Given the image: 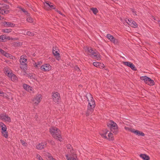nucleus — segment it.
<instances>
[{"label":"nucleus","instance_id":"4","mask_svg":"<svg viewBox=\"0 0 160 160\" xmlns=\"http://www.w3.org/2000/svg\"><path fill=\"white\" fill-rule=\"evenodd\" d=\"M20 67L21 69L25 71L27 67V60L25 56L22 55L19 60Z\"/></svg>","mask_w":160,"mask_h":160},{"label":"nucleus","instance_id":"44","mask_svg":"<svg viewBox=\"0 0 160 160\" xmlns=\"http://www.w3.org/2000/svg\"><path fill=\"white\" fill-rule=\"evenodd\" d=\"M3 7L5 8L6 9H8L9 8V6L5 4L3 5Z\"/></svg>","mask_w":160,"mask_h":160},{"label":"nucleus","instance_id":"35","mask_svg":"<svg viewBox=\"0 0 160 160\" xmlns=\"http://www.w3.org/2000/svg\"><path fill=\"white\" fill-rule=\"evenodd\" d=\"M27 76L28 77V78H30V79H34V78L35 77L34 75L30 73L28 74L27 75Z\"/></svg>","mask_w":160,"mask_h":160},{"label":"nucleus","instance_id":"13","mask_svg":"<svg viewBox=\"0 0 160 160\" xmlns=\"http://www.w3.org/2000/svg\"><path fill=\"white\" fill-rule=\"evenodd\" d=\"M107 38L111 42L114 43L115 44H117L118 42V40L114 38V37L110 34H107L106 36Z\"/></svg>","mask_w":160,"mask_h":160},{"label":"nucleus","instance_id":"24","mask_svg":"<svg viewBox=\"0 0 160 160\" xmlns=\"http://www.w3.org/2000/svg\"><path fill=\"white\" fill-rule=\"evenodd\" d=\"M12 30L11 28H4L2 30V32L5 33H8L12 32Z\"/></svg>","mask_w":160,"mask_h":160},{"label":"nucleus","instance_id":"2","mask_svg":"<svg viewBox=\"0 0 160 160\" xmlns=\"http://www.w3.org/2000/svg\"><path fill=\"white\" fill-rule=\"evenodd\" d=\"M84 49L85 52L91 57L96 58L98 60L101 59V56L99 53L91 47H86L84 48Z\"/></svg>","mask_w":160,"mask_h":160},{"label":"nucleus","instance_id":"8","mask_svg":"<svg viewBox=\"0 0 160 160\" xmlns=\"http://www.w3.org/2000/svg\"><path fill=\"white\" fill-rule=\"evenodd\" d=\"M108 132V131H106L103 133H101L100 135L102 137L105 139H108L109 140H113L114 139L113 135V134L111 132L108 133V137H107L106 134H107Z\"/></svg>","mask_w":160,"mask_h":160},{"label":"nucleus","instance_id":"23","mask_svg":"<svg viewBox=\"0 0 160 160\" xmlns=\"http://www.w3.org/2000/svg\"><path fill=\"white\" fill-rule=\"evenodd\" d=\"M52 52L53 54L55 56H56V59L58 60H59L60 58L59 57V53L58 52V51H55L54 50V49H53Z\"/></svg>","mask_w":160,"mask_h":160},{"label":"nucleus","instance_id":"22","mask_svg":"<svg viewBox=\"0 0 160 160\" xmlns=\"http://www.w3.org/2000/svg\"><path fill=\"white\" fill-rule=\"evenodd\" d=\"M0 126L1 127L2 132L7 131V127L2 122H0Z\"/></svg>","mask_w":160,"mask_h":160},{"label":"nucleus","instance_id":"52","mask_svg":"<svg viewBox=\"0 0 160 160\" xmlns=\"http://www.w3.org/2000/svg\"><path fill=\"white\" fill-rule=\"evenodd\" d=\"M0 94H4V92H0Z\"/></svg>","mask_w":160,"mask_h":160},{"label":"nucleus","instance_id":"11","mask_svg":"<svg viewBox=\"0 0 160 160\" xmlns=\"http://www.w3.org/2000/svg\"><path fill=\"white\" fill-rule=\"evenodd\" d=\"M41 97L42 96L41 94L38 95L35 97L32 100L34 105L37 106L39 103L42 99Z\"/></svg>","mask_w":160,"mask_h":160},{"label":"nucleus","instance_id":"38","mask_svg":"<svg viewBox=\"0 0 160 160\" xmlns=\"http://www.w3.org/2000/svg\"><path fill=\"white\" fill-rule=\"evenodd\" d=\"M27 35L29 36H32L34 35V34L33 33H32L28 31L27 32Z\"/></svg>","mask_w":160,"mask_h":160},{"label":"nucleus","instance_id":"5","mask_svg":"<svg viewBox=\"0 0 160 160\" xmlns=\"http://www.w3.org/2000/svg\"><path fill=\"white\" fill-rule=\"evenodd\" d=\"M108 127L110 128L112 132L116 134L118 132L117 124L112 120L110 121L108 124Z\"/></svg>","mask_w":160,"mask_h":160},{"label":"nucleus","instance_id":"28","mask_svg":"<svg viewBox=\"0 0 160 160\" xmlns=\"http://www.w3.org/2000/svg\"><path fill=\"white\" fill-rule=\"evenodd\" d=\"M9 77L10 78L11 80L13 81L17 80L18 79L17 77L13 73H12L11 75Z\"/></svg>","mask_w":160,"mask_h":160},{"label":"nucleus","instance_id":"6","mask_svg":"<svg viewBox=\"0 0 160 160\" xmlns=\"http://www.w3.org/2000/svg\"><path fill=\"white\" fill-rule=\"evenodd\" d=\"M140 78L145 83L150 86H153L154 84L153 81L146 76L141 77Z\"/></svg>","mask_w":160,"mask_h":160},{"label":"nucleus","instance_id":"40","mask_svg":"<svg viewBox=\"0 0 160 160\" xmlns=\"http://www.w3.org/2000/svg\"><path fill=\"white\" fill-rule=\"evenodd\" d=\"M20 142L22 143V145L25 146H27V143L26 142H25L24 141L22 140H20Z\"/></svg>","mask_w":160,"mask_h":160},{"label":"nucleus","instance_id":"17","mask_svg":"<svg viewBox=\"0 0 160 160\" xmlns=\"http://www.w3.org/2000/svg\"><path fill=\"white\" fill-rule=\"evenodd\" d=\"M4 72L5 74L7 75L8 77L10 76L12 73V70L7 67L4 68Z\"/></svg>","mask_w":160,"mask_h":160},{"label":"nucleus","instance_id":"48","mask_svg":"<svg viewBox=\"0 0 160 160\" xmlns=\"http://www.w3.org/2000/svg\"><path fill=\"white\" fill-rule=\"evenodd\" d=\"M132 13L133 15H134V16L137 15V14L136 12L134 11H132Z\"/></svg>","mask_w":160,"mask_h":160},{"label":"nucleus","instance_id":"15","mask_svg":"<svg viewBox=\"0 0 160 160\" xmlns=\"http://www.w3.org/2000/svg\"><path fill=\"white\" fill-rule=\"evenodd\" d=\"M123 63L125 65L130 67L132 70H136V68L134 65L131 62H123Z\"/></svg>","mask_w":160,"mask_h":160},{"label":"nucleus","instance_id":"32","mask_svg":"<svg viewBox=\"0 0 160 160\" xmlns=\"http://www.w3.org/2000/svg\"><path fill=\"white\" fill-rule=\"evenodd\" d=\"M1 132L3 136L6 138H8V132H7V131H3Z\"/></svg>","mask_w":160,"mask_h":160},{"label":"nucleus","instance_id":"18","mask_svg":"<svg viewBox=\"0 0 160 160\" xmlns=\"http://www.w3.org/2000/svg\"><path fill=\"white\" fill-rule=\"evenodd\" d=\"M132 132L138 136H144L145 135L144 134L143 132L135 129L132 131Z\"/></svg>","mask_w":160,"mask_h":160},{"label":"nucleus","instance_id":"3","mask_svg":"<svg viewBox=\"0 0 160 160\" xmlns=\"http://www.w3.org/2000/svg\"><path fill=\"white\" fill-rule=\"evenodd\" d=\"M49 131L53 137L60 141H62V139L61 137V132L60 130L55 127H52L49 129Z\"/></svg>","mask_w":160,"mask_h":160},{"label":"nucleus","instance_id":"39","mask_svg":"<svg viewBox=\"0 0 160 160\" xmlns=\"http://www.w3.org/2000/svg\"><path fill=\"white\" fill-rule=\"evenodd\" d=\"M21 10L24 13H25V14H26V15H28V12L26 10H25V9L23 8H21Z\"/></svg>","mask_w":160,"mask_h":160},{"label":"nucleus","instance_id":"47","mask_svg":"<svg viewBox=\"0 0 160 160\" xmlns=\"http://www.w3.org/2000/svg\"><path fill=\"white\" fill-rule=\"evenodd\" d=\"M75 69L76 70H77L78 72L80 70V69L79 68V67H78L77 66L75 67Z\"/></svg>","mask_w":160,"mask_h":160},{"label":"nucleus","instance_id":"10","mask_svg":"<svg viewBox=\"0 0 160 160\" xmlns=\"http://www.w3.org/2000/svg\"><path fill=\"white\" fill-rule=\"evenodd\" d=\"M44 8L46 10H48L49 9H55L54 5L50 2H45L44 3Z\"/></svg>","mask_w":160,"mask_h":160},{"label":"nucleus","instance_id":"54","mask_svg":"<svg viewBox=\"0 0 160 160\" xmlns=\"http://www.w3.org/2000/svg\"><path fill=\"white\" fill-rule=\"evenodd\" d=\"M1 8L0 7V10H1Z\"/></svg>","mask_w":160,"mask_h":160},{"label":"nucleus","instance_id":"36","mask_svg":"<svg viewBox=\"0 0 160 160\" xmlns=\"http://www.w3.org/2000/svg\"><path fill=\"white\" fill-rule=\"evenodd\" d=\"M125 21L128 23V24L130 26V24L132 23V21H133V20H130L126 18L125 19Z\"/></svg>","mask_w":160,"mask_h":160},{"label":"nucleus","instance_id":"12","mask_svg":"<svg viewBox=\"0 0 160 160\" xmlns=\"http://www.w3.org/2000/svg\"><path fill=\"white\" fill-rule=\"evenodd\" d=\"M2 26L4 27H14L15 25L13 23L9 22H3L1 23Z\"/></svg>","mask_w":160,"mask_h":160},{"label":"nucleus","instance_id":"33","mask_svg":"<svg viewBox=\"0 0 160 160\" xmlns=\"http://www.w3.org/2000/svg\"><path fill=\"white\" fill-rule=\"evenodd\" d=\"M27 21L29 22L32 23L33 22V19L31 17H28L27 18Z\"/></svg>","mask_w":160,"mask_h":160},{"label":"nucleus","instance_id":"56","mask_svg":"<svg viewBox=\"0 0 160 160\" xmlns=\"http://www.w3.org/2000/svg\"><path fill=\"white\" fill-rule=\"evenodd\" d=\"M112 1H114L113 0H112Z\"/></svg>","mask_w":160,"mask_h":160},{"label":"nucleus","instance_id":"31","mask_svg":"<svg viewBox=\"0 0 160 160\" xmlns=\"http://www.w3.org/2000/svg\"><path fill=\"white\" fill-rule=\"evenodd\" d=\"M91 10L92 12L95 15L96 14L98 11V9L96 8H91Z\"/></svg>","mask_w":160,"mask_h":160},{"label":"nucleus","instance_id":"42","mask_svg":"<svg viewBox=\"0 0 160 160\" xmlns=\"http://www.w3.org/2000/svg\"><path fill=\"white\" fill-rule=\"evenodd\" d=\"M48 158H49L48 160H56L55 158H53L51 155H49L48 156Z\"/></svg>","mask_w":160,"mask_h":160},{"label":"nucleus","instance_id":"46","mask_svg":"<svg viewBox=\"0 0 160 160\" xmlns=\"http://www.w3.org/2000/svg\"><path fill=\"white\" fill-rule=\"evenodd\" d=\"M55 9V11H56V12H58L59 14H60L61 15H62V13L61 12H60V11H59V10H58L57 9Z\"/></svg>","mask_w":160,"mask_h":160},{"label":"nucleus","instance_id":"26","mask_svg":"<svg viewBox=\"0 0 160 160\" xmlns=\"http://www.w3.org/2000/svg\"><path fill=\"white\" fill-rule=\"evenodd\" d=\"M6 41V35H3L0 36V42H5Z\"/></svg>","mask_w":160,"mask_h":160},{"label":"nucleus","instance_id":"20","mask_svg":"<svg viewBox=\"0 0 160 160\" xmlns=\"http://www.w3.org/2000/svg\"><path fill=\"white\" fill-rule=\"evenodd\" d=\"M23 88L28 92H31L32 91V88L26 84L23 85Z\"/></svg>","mask_w":160,"mask_h":160},{"label":"nucleus","instance_id":"51","mask_svg":"<svg viewBox=\"0 0 160 160\" xmlns=\"http://www.w3.org/2000/svg\"><path fill=\"white\" fill-rule=\"evenodd\" d=\"M3 19H4V18L1 17V16H0V20H2Z\"/></svg>","mask_w":160,"mask_h":160},{"label":"nucleus","instance_id":"34","mask_svg":"<svg viewBox=\"0 0 160 160\" xmlns=\"http://www.w3.org/2000/svg\"><path fill=\"white\" fill-rule=\"evenodd\" d=\"M124 129L126 130L131 132H132V131H133V130L134 129H132L131 128L129 127H124Z\"/></svg>","mask_w":160,"mask_h":160},{"label":"nucleus","instance_id":"7","mask_svg":"<svg viewBox=\"0 0 160 160\" xmlns=\"http://www.w3.org/2000/svg\"><path fill=\"white\" fill-rule=\"evenodd\" d=\"M52 97L53 101L55 103H58L60 101L61 98L59 94L55 92L52 93Z\"/></svg>","mask_w":160,"mask_h":160},{"label":"nucleus","instance_id":"1","mask_svg":"<svg viewBox=\"0 0 160 160\" xmlns=\"http://www.w3.org/2000/svg\"><path fill=\"white\" fill-rule=\"evenodd\" d=\"M86 98L88 102V109L86 113V115L88 116L93 112L95 106V103L92 96L90 93H87Z\"/></svg>","mask_w":160,"mask_h":160},{"label":"nucleus","instance_id":"21","mask_svg":"<svg viewBox=\"0 0 160 160\" xmlns=\"http://www.w3.org/2000/svg\"><path fill=\"white\" fill-rule=\"evenodd\" d=\"M140 156L144 160H149V157L145 154H141L140 155Z\"/></svg>","mask_w":160,"mask_h":160},{"label":"nucleus","instance_id":"14","mask_svg":"<svg viewBox=\"0 0 160 160\" xmlns=\"http://www.w3.org/2000/svg\"><path fill=\"white\" fill-rule=\"evenodd\" d=\"M47 143L43 142L39 143L36 146V148L38 150H41L44 148L46 146Z\"/></svg>","mask_w":160,"mask_h":160},{"label":"nucleus","instance_id":"16","mask_svg":"<svg viewBox=\"0 0 160 160\" xmlns=\"http://www.w3.org/2000/svg\"><path fill=\"white\" fill-rule=\"evenodd\" d=\"M1 119L6 122H11L10 118L7 115H2L1 116Z\"/></svg>","mask_w":160,"mask_h":160},{"label":"nucleus","instance_id":"9","mask_svg":"<svg viewBox=\"0 0 160 160\" xmlns=\"http://www.w3.org/2000/svg\"><path fill=\"white\" fill-rule=\"evenodd\" d=\"M40 69L43 71L47 72L51 70L52 67L49 63H46L40 67Z\"/></svg>","mask_w":160,"mask_h":160},{"label":"nucleus","instance_id":"37","mask_svg":"<svg viewBox=\"0 0 160 160\" xmlns=\"http://www.w3.org/2000/svg\"><path fill=\"white\" fill-rule=\"evenodd\" d=\"M33 65L34 67L38 68L40 67V63L39 62H35Z\"/></svg>","mask_w":160,"mask_h":160},{"label":"nucleus","instance_id":"27","mask_svg":"<svg viewBox=\"0 0 160 160\" xmlns=\"http://www.w3.org/2000/svg\"><path fill=\"white\" fill-rule=\"evenodd\" d=\"M66 157L68 160H76V157H72L68 154L66 155Z\"/></svg>","mask_w":160,"mask_h":160},{"label":"nucleus","instance_id":"41","mask_svg":"<svg viewBox=\"0 0 160 160\" xmlns=\"http://www.w3.org/2000/svg\"><path fill=\"white\" fill-rule=\"evenodd\" d=\"M37 158L38 160H44L43 159L42 157L39 154H37Z\"/></svg>","mask_w":160,"mask_h":160},{"label":"nucleus","instance_id":"19","mask_svg":"<svg viewBox=\"0 0 160 160\" xmlns=\"http://www.w3.org/2000/svg\"><path fill=\"white\" fill-rule=\"evenodd\" d=\"M93 64L94 66L101 68H103L104 67L103 64L99 62H93Z\"/></svg>","mask_w":160,"mask_h":160},{"label":"nucleus","instance_id":"53","mask_svg":"<svg viewBox=\"0 0 160 160\" xmlns=\"http://www.w3.org/2000/svg\"><path fill=\"white\" fill-rule=\"evenodd\" d=\"M159 22H160L159 26L160 27V21H159Z\"/></svg>","mask_w":160,"mask_h":160},{"label":"nucleus","instance_id":"50","mask_svg":"<svg viewBox=\"0 0 160 160\" xmlns=\"http://www.w3.org/2000/svg\"><path fill=\"white\" fill-rule=\"evenodd\" d=\"M50 143L52 145H54L55 144V143L53 141H51Z\"/></svg>","mask_w":160,"mask_h":160},{"label":"nucleus","instance_id":"30","mask_svg":"<svg viewBox=\"0 0 160 160\" xmlns=\"http://www.w3.org/2000/svg\"><path fill=\"white\" fill-rule=\"evenodd\" d=\"M130 26L134 28H137L138 26L137 23L134 20L132 21V23L130 24Z\"/></svg>","mask_w":160,"mask_h":160},{"label":"nucleus","instance_id":"43","mask_svg":"<svg viewBox=\"0 0 160 160\" xmlns=\"http://www.w3.org/2000/svg\"><path fill=\"white\" fill-rule=\"evenodd\" d=\"M3 55H4V56H5V57H8V58L10 57H11V55L9 54L6 53L5 52V53H4L3 54Z\"/></svg>","mask_w":160,"mask_h":160},{"label":"nucleus","instance_id":"55","mask_svg":"<svg viewBox=\"0 0 160 160\" xmlns=\"http://www.w3.org/2000/svg\"><path fill=\"white\" fill-rule=\"evenodd\" d=\"M159 43L160 44V42Z\"/></svg>","mask_w":160,"mask_h":160},{"label":"nucleus","instance_id":"49","mask_svg":"<svg viewBox=\"0 0 160 160\" xmlns=\"http://www.w3.org/2000/svg\"><path fill=\"white\" fill-rule=\"evenodd\" d=\"M7 39H8V40H10V38L9 37H8V36H6V40Z\"/></svg>","mask_w":160,"mask_h":160},{"label":"nucleus","instance_id":"29","mask_svg":"<svg viewBox=\"0 0 160 160\" xmlns=\"http://www.w3.org/2000/svg\"><path fill=\"white\" fill-rule=\"evenodd\" d=\"M9 13V11L8 10H5L2 9L0 11V13L4 15L5 14H8Z\"/></svg>","mask_w":160,"mask_h":160},{"label":"nucleus","instance_id":"45","mask_svg":"<svg viewBox=\"0 0 160 160\" xmlns=\"http://www.w3.org/2000/svg\"><path fill=\"white\" fill-rule=\"evenodd\" d=\"M0 53L3 55V54L5 53V51L0 48Z\"/></svg>","mask_w":160,"mask_h":160},{"label":"nucleus","instance_id":"25","mask_svg":"<svg viewBox=\"0 0 160 160\" xmlns=\"http://www.w3.org/2000/svg\"><path fill=\"white\" fill-rule=\"evenodd\" d=\"M67 148L68 149V151L70 152L71 153H73V150L72 148L71 145L70 144H68L67 146Z\"/></svg>","mask_w":160,"mask_h":160}]
</instances>
